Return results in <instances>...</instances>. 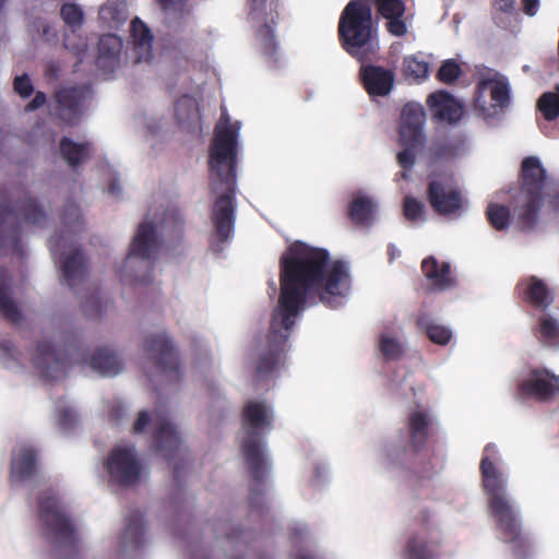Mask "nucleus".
<instances>
[{
    "label": "nucleus",
    "instance_id": "nucleus-1",
    "mask_svg": "<svg viewBox=\"0 0 559 559\" xmlns=\"http://www.w3.org/2000/svg\"><path fill=\"white\" fill-rule=\"evenodd\" d=\"M280 264L278 304L265 341L257 349L255 374L260 379L270 377L284 365L292 329L309 294L336 309L352 290L349 265L341 259H332L324 248L295 241L281 257Z\"/></svg>",
    "mask_w": 559,
    "mask_h": 559
},
{
    "label": "nucleus",
    "instance_id": "nucleus-2",
    "mask_svg": "<svg viewBox=\"0 0 559 559\" xmlns=\"http://www.w3.org/2000/svg\"><path fill=\"white\" fill-rule=\"evenodd\" d=\"M240 127V122H231L223 109L209 148V185L211 192L218 195L211 218L221 242L230 237L234 227Z\"/></svg>",
    "mask_w": 559,
    "mask_h": 559
},
{
    "label": "nucleus",
    "instance_id": "nucleus-3",
    "mask_svg": "<svg viewBox=\"0 0 559 559\" xmlns=\"http://www.w3.org/2000/svg\"><path fill=\"white\" fill-rule=\"evenodd\" d=\"M273 421V411L265 402L250 400L243 404L241 428L245 437L240 449L251 480L249 503L254 509L262 504V486L271 467L264 437L272 429Z\"/></svg>",
    "mask_w": 559,
    "mask_h": 559
},
{
    "label": "nucleus",
    "instance_id": "nucleus-4",
    "mask_svg": "<svg viewBox=\"0 0 559 559\" xmlns=\"http://www.w3.org/2000/svg\"><path fill=\"white\" fill-rule=\"evenodd\" d=\"M47 213L23 186L0 189V254H24L21 240L25 226L41 227Z\"/></svg>",
    "mask_w": 559,
    "mask_h": 559
},
{
    "label": "nucleus",
    "instance_id": "nucleus-5",
    "mask_svg": "<svg viewBox=\"0 0 559 559\" xmlns=\"http://www.w3.org/2000/svg\"><path fill=\"white\" fill-rule=\"evenodd\" d=\"M496 455V445L488 443L484 449L479 466L483 487L488 496L491 514L497 519L498 528L501 531L504 540L514 544L513 554L516 557H524L526 555V540L522 537L516 513L507 497V481L503 473L491 460Z\"/></svg>",
    "mask_w": 559,
    "mask_h": 559
},
{
    "label": "nucleus",
    "instance_id": "nucleus-6",
    "mask_svg": "<svg viewBox=\"0 0 559 559\" xmlns=\"http://www.w3.org/2000/svg\"><path fill=\"white\" fill-rule=\"evenodd\" d=\"M520 179L522 203L514 209L515 225L527 233L536 227L543 206L546 169L538 157L527 156L522 160Z\"/></svg>",
    "mask_w": 559,
    "mask_h": 559
},
{
    "label": "nucleus",
    "instance_id": "nucleus-7",
    "mask_svg": "<svg viewBox=\"0 0 559 559\" xmlns=\"http://www.w3.org/2000/svg\"><path fill=\"white\" fill-rule=\"evenodd\" d=\"M338 38L343 49L358 60L372 38V10L362 0H350L338 22Z\"/></svg>",
    "mask_w": 559,
    "mask_h": 559
},
{
    "label": "nucleus",
    "instance_id": "nucleus-8",
    "mask_svg": "<svg viewBox=\"0 0 559 559\" xmlns=\"http://www.w3.org/2000/svg\"><path fill=\"white\" fill-rule=\"evenodd\" d=\"M151 423L154 424L153 441L155 450L166 461L170 462L180 451V436L167 416L157 411L154 412L153 416L147 411H141L133 424V432H143Z\"/></svg>",
    "mask_w": 559,
    "mask_h": 559
},
{
    "label": "nucleus",
    "instance_id": "nucleus-9",
    "mask_svg": "<svg viewBox=\"0 0 559 559\" xmlns=\"http://www.w3.org/2000/svg\"><path fill=\"white\" fill-rule=\"evenodd\" d=\"M281 0H248V17L257 26L255 36L262 53L273 57L277 50L274 28L280 17Z\"/></svg>",
    "mask_w": 559,
    "mask_h": 559
},
{
    "label": "nucleus",
    "instance_id": "nucleus-10",
    "mask_svg": "<svg viewBox=\"0 0 559 559\" xmlns=\"http://www.w3.org/2000/svg\"><path fill=\"white\" fill-rule=\"evenodd\" d=\"M514 396L518 401H551L559 396V376L546 368H533L526 378L519 381Z\"/></svg>",
    "mask_w": 559,
    "mask_h": 559
},
{
    "label": "nucleus",
    "instance_id": "nucleus-11",
    "mask_svg": "<svg viewBox=\"0 0 559 559\" xmlns=\"http://www.w3.org/2000/svg\"><path fill=\"white\" fill-rule=\"evenodd\" d=\"M144 350L169 381L180 380L181 373L176 346L165 331L147 336L144 341Z\"/></svg>",
    "mask_w": 559,
    "mask_h": 559
},
{
    "label": "nucleus",
    "instance_id": "nucleus-12",
    "mask_svg": "<svg viewBox=\"0 0 559 559\" xmlns=\"http://www.w3.org/2000/svg\"><path fill=\"white\" fill-rule=\"evenodd\" d=\"M38 504L39 519L48 533L60 542L74 545L75 527L69 515L61 509L58 499L55 496H40Z\"/></svg>",
    "mask_w": 559,
    "mask_h": 559
},
{
    "label": "nucleus",
    "instance_id": "nucleus-13",
    "mask_svg": "<svg viewBox=\"0 0 559 559\" xmlns=\"http://www.w3.org/2000/svg\"><path fill=\"white\" fill-rule=\"evenodd\" d=\"M105 467L110 479L122 486L130 487L138 483L141 476V463L130 448H115L108 454Z\"/></svg>",
    "mask_w": 559,
    "mask_h": 559
},
{
    "label": "nucleus",
    "instance_id": "nucleus-14",
    "mask_svg": "<svg viewBox=\"0 0 559 559\" xmlns=\"http://www.w3.org/2000/svg\"><path fill=\"white\" fill-rule=\"evenodd\" d=\"M425 123L426 112L424 107L417 103L405 104L399 119V144L423 146L426 142Z\"/></svg>",
    "mask_w": 559,
    "mask_h": 559
},
{
    "label": "nucleus",
    "instance_id": "nucleus-15",
    "mask_svg": "<svg viewBox=\"0 0 559 559\" xmlns=\"http://www.w3.org/2000/svg\"><path fill=\"white\" fill-rule=\"evenodd\" d=\"M427 200L431 209L442 216L459 214L463 209L461 190L442 179L429 181L427 186Z\"/></svg>",
    "mask_w": 559,
    "mask_h": 559
},
{
    "label": "nucleus",
    "instance_id": "nucleus-16",
    "mask_svg": "<svg viewBox=\"0 0 559 559\" xmlns=\"http://www.w3.org/2000/svg\"><path fill=\"white\" fill-rule=\"evenodd\" d=\"M33 365L43 379L50 381L59 378L70 368V357L49 342H39L33 357Z\"/></svg>",
    "mask_w": 559,
    "mask_h": 559
},
{
    "label": "nucleus",
    "instance_id": "nucleus-17",
    "mask_svg": "<svg viewBox=\"0 0 559 559\" xmlns=\"http://www.w3.org/2000/svg\"><path fill=\"white\" fill-rule=\"evenodd\" d=\"M86 86H70L58 90L53 99L56 116L67 124H75L82 115V104L86 97Z\"/></svg>",
    "mask_w": 559,
    "mask_h": 559
},
{
    "label": "nucleus",
    "instance_id": "nucleus-18",
    "mask_svg": "<svg viewBox=\"0 0 559 559\" xmlns=\"http://www.w3.org/2000/svg\"><path fill=\"white\" fill-rule=\"evenodd\" d=\"M427 106L432 118L438 122L457 124L464 116L463 105L443 90L430 94L427 98Z\"/></svg>",
    "mask_w": 559,
    "mask_h": 559
},
{
    "label": "nucleus",
    "instance_id": "nucleus-19",
    "mask_svg": "<svg viewBox=\"0 0 559 559\" xmlns=\"http://www.w3.org/2000/svg\"><path fill=\"white\" fill-rule=\"evenodd\" d=\"M429 519V512L427 510L423 511L420 516V525L429 536H412L405 546L406 559H436L439 557L441 538L433 537L431 535V532L428 528Z\"/></svg>",
    "mask_w": 559,
    "mask_h": 559
},
{
    "label": "nucleus",
    "instance_id": "nucleus-20",
    "mask_svg": "<svg viewBox=\"0 0 559 559\" xmlns=\"http://www.w3.org/2000/svg\"><path fill=\"white\" fill-rule=\"evenodd\" d=\"M364 88L370 96H386L393 88L395 75L381 66L364 64L359 71Z\"/></svg>",
    "mask_w": 559,
    "mask_h": 559
},
{
    "label": "nucleus",
    "instance_id": "nucleus-21",
    "mask_svg": "<svg viewBox=\"0 0 559 559\" xmlns=\"http://www.w3.org/2000/svg\"><path fill=\"white\" fill-rule=\"evenodd\" d=\"M159 249L157 226L150 222L140 224L136 234L130 245V249L126 259L129 263L130 259L135 257L143 260H150L155 257Z\"/></svg>",
    "mask_w": 559,
    "mask_h": 559
},
{
    "label": "nucleus",
    "instance_id": "nucleus-22",
    "mask_svg": "<svg viewBox=\"0 0 559 559\" xmlns=\"http://www.w3.org/2000/svg\"><path fill=\"white\" fill-rule=\"evenodd\" d=\"M432 426V417L424 409H415L408 414L407 428L409 444L414 452L421 451L428 442Z\"/></svg>",
    "mask_w": 559,
    "mask_h": 559
},
{
    "label": "nucleus",
    "instance_id": "nucleus-23",
    "mask_svg": "<svg viewBox=\"0 0 559 559\" xmlns=\"http://www.w3.org/2000/svg\"><path fill=\"white\" fill-rule=\"evenodd\" d=\"M518 288L522 300L534 308L546 310L554 301V295L549 287L536 276L526 278Z\"/></svg>",
    "mask_w": 559,
    "mask_h": 559
},
{
    "label": "nucleus",
    "instance_id": "nucleus-24",
    "mask_svg": "<svg viewBox=\"0 0 559 559\" xmlns=\"http://www.w3.org/2000/svg\"><path fill=\"white\" fill-rule=\"evenodd\" d=\"M421 270L436 290H445L453 285L449 262H442V264L439 265L438 260L433 255H430L423 260Z\"/></svg>",
    "mask_w": 559,
    "mask_h": 559
},
{
    "label": "nucleus",
    "instance_id": "nucleus-25",
    "mask_svg": "<svg viewBox=\"0 0 559 559\" xmlns=\"http://www.w3.org/2000/svg\"><path fill=\"white\" fill-rule=\"evenodd\" d=\"M131 37L133 41V49L135 52V63L142 61H150L152 58V43L153 35L147 25L139 17L131 22Z\"/></svg>",
    "mask_w": 559,
    "mask_h": 559
},
{
    "label": "nucleus",
    "instance_id": "nucleus-26",
    "mask_svg": "<svg viewBox=\"0 0 559 559\" xmlns=\"http://www.w3.org/2000/svg\"><path fill=\"white\" fill-rule=\"evenodd\" d=\"M37 471V452L32 447H21L13 453L11 463L12 477L25 480L33 477Z\"/></svg>",
    "mask_w": 559,
    "mask_h": 559
},
{
    "label": "nucleus",
    "instance_id": "nucleus-27",
    "mask_svg": "<svg viewBox=\"0 0 559 559\" xmlns=\"http://www.w3.org/2000/svg\"><path fill=\"white\" fill-rule=\"evenodd\" d=\"M63 282L73 289L83 282L86 271V261L80 249H74L71 254L64 255L61 262Z\"/></svg>",
    "mask_w": 559,
    "mask_h": 559
},
{
    "label": "nucleus",
    "instance_id": "nucleus-28",
    "mask_svg": "<svg viewBox=\"0 0 559 559\" xmlns=\"http://www.w3.org/2000/svg\"><path fill=\"white\" fill-rule=\"evenodd\" d=\"M11 275L7 269H0V313L11 323H19L22 319L21 311L11 297Z\"/></svg>",
    "mask_w": 559,
    "mask_h": 559
},
{
    "label": "nucleus",
    "instance_id": "nucleus-29",
    "mask_svg": "<svg viewBox=\"0 0 559 559\" xmlns=\"http://www.w3.org/2000/svg\"><path fill=\"white\" fill-rule=\"evenodd\" d=\"M376 204L367 195L354 198L347 207V216L357 226H370L374 221Z\"/></svg>",
    "mask_w": 559,
    "mask_h": 559
},
{
    "label": "nucleus",
    "instance_id": "nucleus-30",
    "mask_svg": "<svg viewBox=\"0 0 559 559\" xmlns=\"http://www.w3.org/2000/svg\"><path fill=\"white\" fill-rule=\"evenodd\" d=\"M90 366L104 376L117 374L122 369V362L118 356L107 347L95 350L91 357Z\"/></svg>",
    "mask_w": 559,
    "mask_h": 559
},
{
    "label": "nucleus",
    "instance_id": "nucleus-31",
    "mask_svg": "<svg viewBox=\"0 0 559 559\" xmlns=\"http://www.w3.org/2000/svg\"><path fill=\"white\" fill-rule=\"evenodd\" d=\"M91 147L92 144L88 142L76 143L68 136H63L59 143L62 157L72 168L90 158Z\"/></svg>",
    "mask_w": 559,
    "mask_h": 559
},
{
    "label": "nucleus",
    "instance_id": "nucleus-32",
    "mask_svg": "<svg viewBox=\"0 0 559 559\" xmlns=\"http://www.w3.org/2000/svg\"><path fill=\"white\" fill-rule=\"evenodd\" d=\"M417 325L435 344L447 345L452 338L451 330L444 325L437 324L428 314L419 316Z\"/></svg>",
    "mask_w": 559,
    "mask_h": 559
},
{
    "label": "nucleus",
    "instance_id": "nucleus-33",
    "mask_svg": "<svg viewBox=\"0 0 559 559\" xmlns=\"http://www.w3.org/2000/svg\"><path fill=\"white\" fill-rule=\"evenodd\" d=\"M144 531L143 514L140 511H133L127 519L123 533L124 544H129L134 548L141 547L143 545Z\"/></svg>",
    "mask_w": 559,
    "mask_h": 559
},
{
    "label": "nucleus",
    "instance_id": "nucleus-34",
    "mask_svg": "<svg viewBox=\"0 0 559 559\" xmlns=\"http://www.w3.org/2000/svg\"><path fill=\"white\" fill-rule=\"evenodd\" d=\"M491 85L490 97L495 106L504 107L510 100L509 85L504 81L483 80L477 85V93L483 94Z\"/></svg>",
    "mask_w": 559,
    "mask_h": 559
},
{
    "label": "nucleus",
    "instance_id": "nucleus-35",
    "mask_svg": "<svg viewBox=\"0 0 559 559\" xmlns=\"http://www.w3.org/2000/svg\"><path fill=\"white\" fill-rule=\"evenodd\" d=\"M486 217L490 226L498 231L508 229L511 222L509 207L498 203L488 204L486 209Z\"/></svg>",
    "mask_w": 559,
    "mask_h": 559
},
{
    "label": "nucleus",
    "instance_id": "nucleus-36",
    "mask_svg": "<svg viewBox=\"0 0 559 559\" xmlns=\"http://www.w3.org/2000/svg\"><path fill=\"white\" fill-rule=\"evenodd\" d=\"M429 71L428 62L419 60L415 56H406L403 59L402 72L408 79L420 81L427 78Z\"/></svg>",
    "mask_w": 559,
    "mask_h": 559
},
{
    "label": "nucleus",
    "instance_id": "nucleus-37",
    "mask_svg": "<svg viewBox=\"0 0 559 559\" xmlns=\"http://www.w3.org/2000/svg\"><path fill=\"white\" fill-rule=\"evenodd\" d=\"M539 334L542 342L547 346L559 345V325L551 317H542L539 319Z\"/></svg>",
    "mask_w": 559,
    "mask_h": 559
},
{
    "label": "nucleus",
    "instance_id": "nucleus-38",
    "mask_svg": "<svg viewBox=\"0 0 559 559\" xmlns=\"http://www.w3.org/2000/svg\"><path fill=\"white\" fill-rule=\"evenodd\" d=\"M537 107L547 121H552L559 117V95L557 93H544L538 102Z\"/></svg>",
    "mask_w": 559,
    "mask_h": 559
},
{
    "label": "nucleus",
    "instance_id": "nucleus-39",
    "mask_svg": "<svg viewBox=\"0 0 559 559\" xmlns=\"http://www.w3.org/2000/svg\"><path fill=\"white\" fill-rule=\"evenodd\" d=\"M122 49L121 39L114 34L103 35L98 41V56H116L119 57Z\"/></svg>",
    "mask_w": 559,
    "mask_h": 559
},
{
    "label": "nucleus",
    "instance_id": "nucleus-40",
    "mask_svg": "<svg viewBox=\"0 0 559 559\" xmlns=\"http://www.w3.org/2000/svg\"><path fill=\"white\" fill-rule=\"evenodd\" d=\"M379 348L386 360H396L403 353L401 343L386 334L381 335Z\"/></svg>",
    "mask_w": 559,
    "mask_h": 559
},
{
    "label": "nucleus",
    "instance_id": "nucleus-41",
    "mask_svg": "<svg viewBox=\"0 0 559 559\" xmlns=\"http://www.w3.org/2000/svg\"><path fill=\"white\" fill-rule=\"evenodd\" d=\"M60 15L64 23L73 29L81 27L83 23V11L75 3H64L60 9Z\"/></svg>",
    "mask_w": 559,
    "mask_h": 559
},
{
    "label": "nucleus",
    "instance_id": "nucleus-42",
    "mask_svg": "<svg viewBox=\"0 0 559 559\" xmlns=\"http://www.w3.org/2000/svg\"><path fill=\"white\" fill-rule=\"evenodd\" d=\"M403 213L412 222L424 219L426 213L425 205L416 198L407 195L403 201Z\"/></svg>",
    "mask_w": 559,
    "mask_h": 559
},
{
    "label": "nucleus",
    "instance_id": "nucleus-43",
    "mask_svg": "<svg viewBox=\"0 0 559 559\" xmlns=\"http://www.w3.org/2000/svg\"><path fill=\"white\" fill-rule=\"evenodd\" d=\"M163 229H171L174 233L181 234L183 217L178 207H168L163 214L160 222Z\"/></svg>",
    "mask_w": 559,
    "mask_h": 559
},
{
    "label": "nucleus",
    "instance_id": "nucleus-44",
    "mask_svg": "<svg viewBox=\"0 0 559 559\" xmlns=\"http://www.w3.org/2000/svg\"><path fill=\"white\" fill-rule=\"evenodd\" d=\"M462 73L459 63L452 59L444 61L437 72V79L445 84L453 83Z\"/></svg>",
    "mask_w": 559,
    "mask_h": 559
},
{
    "label": "nucleus",
    "instance_id": "nucleus-45",
    "mask_svg": "<svg viewBox=\"0 0 559 559\" xmlns=\"http://www.w3.org/2000/svg\"><path fill=\"white\" fill-rule=\"evenodd\" d=\"M107 309V301H103L98 293L91 294L83 305V311L88 318H98Z\"/></svg>",
    "mask_w": 559,
    "mask_h": 559
},
{
    "label": "nucleus",
    "instance_id": "nucleus-46",
    "mask_svg": "<svg viewBox=\"0 0 559 559\" xmlns=\"http://www.w3.org/2000/svg\"><path fill=\"white\" fill-rule=\"evenodd\" d=\"M62 222L70 228H79L82 224V214L79 206L74 203L68 204L62 213Z\"/></svg>",
    "mask_w": 559,
    "mask_h": 559
},
{
    "label": "nucleus",
    "instance_id": "nucleus-47",
    "mask_svg": "<svg viewBox=\"0 0 559 559\" xmlns=\"http://www.w3.org/2000/svg\"><path fill=\"white\" fill-rule=\"evenodd\" d=\"M403 150L397 153L396 159L397 164L404 169H411L416 159V151L421 146H409V145H401Z\"/></svg>",
    "mask_w": 559,
    "mask_h": 559
},
{
    "label": "nucleus",
    "instance_id": "nucleus-48",
    "mask_svg": "<svg viewBox=\"0 0 559 559\" xmlns=\"http://www.w3.org/2000/svg\"><path fill=\"white\" fill-rule=\"evenodd\" d=\"M13 86L14 91L23 98L29 97L34 92L33 84L27 74L16 76Z\"/></svg>",
    "mask_w": 559,
    "mask_h": 559
},
{
    "label": "nucleus",
    "instance_id": "nucleus-49",
    "mask_svg": "<svg viewBox=\"0 0 559 559\" xmlns=\"http://www.w3.org/2000/svg\"><path fill=\"white\" fill-rule=\"evenodd\" d=\"M76 423V415L71 408H62L58 412V425L61 430H71Z\"/></svg>",
    "mask_w": 559,
    "mask_h": 559
},
{
    "label": "nucleus",
    "instance_id": "nucleus-50",
    "mask_svg": "<svg viewBox=\"0 0 559 559\" xmlns=\"http://www.w3.org/2000/svg\"><path fill=\"white\" fill-rule=\"evenodd\" d=\"M431 155L436 159H450L455 155V148L445 142H439L431 147Z\"/></svg>",
    "mask_w": 559,
    "mask_h": 559
},
{
    "label": "nucleus",
    "instance_id": "nucleus-51",
    "mask_svg": "<svg viewBox=\"0 0 559 559\" xmlns=\"http://www.w3.org/2000/svg\"><path fill=\"white\" fill-rule=\"evenodd\" d=\"M119 64V57L116 56H106V57H97L96 67L103 71L105 74L112 73Z\"/></svg>",
    "mask_w": 559,
    "mask_h": 559
},
{
    "label": "nucleus",
    "instance_id": "nucleus-52",
    "mask_svg": "<svg viewBox=\"0 0 559 559\" xmlns=\"http://www.w3.org/2000/svg\"><path fill=\"white\" fill-rule=\"evenodd\" d=\"M522 11L528 15L534 16L539 9L540 1L539 0H521Z\"/></svg>",
    "mask_w": 559,
    "mask_h": 559
},
{
    "label": "nucleus",
    "instance_id": "nucleus-53",
    "mask_svg": "<svg viewBox=\"0 0 559 559\" xmlns=\"http://www.w3.org/2000/svg\"><path fill=\"white\" fill-rule=\"evenodd\" d=\"M46 94L44 92H37L35 97L25 106L26 111H34L41 107L46 103Z\"/></svg>",
    "mask_w": 559,
    "mask_h": 559
},
{
    "label": "nucleus",
    "instance_id": "nucleus-54",
    "mask_svg": "<svg viewBox=\"0 0 559 559\" xmlns=\"http://www.w3.org/2000/svg\"><path fill=\"white\" fill-rule=\"evenodd\" d=\"M108 192L112 195L119 194L121 192V188L117 179H112L109 182Z\"/></svg>",
    "mask_w": 559,
    "mask_h": 559
},
{
    "label": "nucleus",
    "instance_id": "nucleus-55",
    "mask_svg": "<svg viewBox=\"0 0 559 559\" xmlns=\"http://www.w3.org/2000/svg\"><path fill=\"white\" fill-rule=\"evenodd\" d=\"M155 1L163 11H168V10L173 9L175 5V0H155Z\"/></svg>",
    "mask_w": 559,
    "mask_h": 559
},
{
    "label": "nucleus",
    "instance_id": "nucleus-56",
    "mask_svg": "<svg viewBox=\"0 0 559 559\" xmlns=\"http://www.w3.org/2000/svg\"><path fill=\"white\" fill-rule=\"evenodd\" d=\"M502 4L500 5V10L503 12H509L513 9V1L512 0H502Z\"/></svg>",
    "mask_w": 559,
    "mask_h": 559
},
{
    "label": "nucleus",
    "instance_id": "nucleus-57",
    "mask_svg": "<svg viewBox=\"0 0 559 559\" xmlns=\"http://www.w3.org/2000/svg\"><path fill=\"white\" fill-rule=\"evenodd\" d=\"M121 416V408L120 407H112L110 411V418L112 420H118Z\"/></svg>",
    "mask_w": 559,
    "mask_h": 559
},
{
    "label": "nucleus",
    "instance_id": "nucleus-58",
    "mask_svg": "<svg viewBox=\"0 0 559 559\" xmlns=\"http://www.w3.org/2000/svg\"><path fill=\"white\" fill-rule=\"evenodd\" d=\"M240 534H241V532H240L239 530H235L234 532L228 533V534L226 535V538H227L228 540H236V539H238V538H239V535H240Z\"/></svg>",
    "mask_w": 559,
    "mask_h": 559
},
{
    "label": "nucleus",
    "instance_id": "nucleus-59",
    "mask_svg": "<svg viewBox=\"0 0 559 559\" xmlns=\"http://www.w3.org/2000/svg\"><path fill=\"white\" fill-rule=\"evenodd\" d=\"M182 103H188L191 107L194 106L193 100L188 96H185L182 99L178 100L177 105L179 106Z\"/></svg>",
    "mask_w": 559,
    "mask_h": 559
},
{
    "label": "nucleus",
    "instance_id": "nucleus-60",
    "mask_svg": "<svg viewBox=\"0 0 559 559\" xmlns=\"http://www.w3.org/2000/svg\"><path fill=\"white\" fill-rule=\"evenodd\" d=\"M296 559H314L311 555L308 554H299Z\"/></svg>",
    "mask_w": 559,
    "mask_h": 559
},
{
    "label": "nucleus",
    "instance_id": "nucleus-61",
    "mask_svg": "<svg viewBox=\"0 0 559 559\" xmlns=\"http://www.w3.org/2000/svg\"><path fill=\"white\" fill-rule=\"evenodd\" d=\"M5 350H7L8 353H10V356H12L13 358H15V357L13 356V354L11 353V350H12V346H11V345L5 346Z\"/></svg>",
    "mask_w": 559,
    "mask_h": 559
},
{
    "label": "nucleus",
    "instance_id": "nucleus-62",
    "mask_svg": "<svg viewBox=\"0 0 559 559\" xmlns=\"http://www.w3.org/2000/svg\"><path fill=\"white\" fill-rule=\"evenodd\" d=\"M178 474H179V471H178V467L176 466L175 467V476L178 477Z\"/></svg>",
    "mask_w": 559,
    "mask_h": 559
},
{
    "label": "nucleus",
    "instance_id": "nucleus-63",
    "mask_svg": "<svg viewBox=\"0 0 559 559\" xmlns=\"http://www.w3.org/2000/svg\"><path fill=\"white\" fill-rule=\"evenodd\" d=\"M140 282H141L142 284H144V285H146V284H147V282H146V280H145V278L141 280Z\"/></svg>",
    "mask_w": 559,
    "mask_h": 559
},
{
    "label": "nucleus",
    "instance_id": "nucleus-64",
    "mask_svg": "<svg viewBox=\"0 0 559 559\" xmlns=\"http://www.w3.org/2000/svg\"><path fill=\"white\" fill-rule=\"evenodd\" d=\"M557 94L559 95V84L556 87Z\"/></svg>",
    "mask_w": 559,
    "mask_h": 559
}]
</instances>
